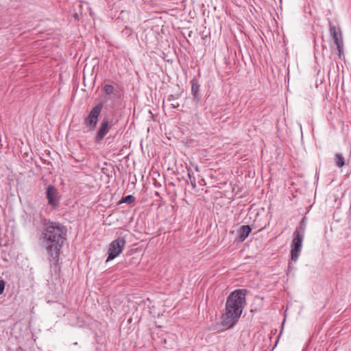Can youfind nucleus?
Segmentation results:
<instances>
[{
  "instance_id": "obj_3",
  "label": "nucleus",
  "mask_w": 351,
  "mask_h": 351,
  "mask_svg": "<svg viewBox=\"0 0 351 351\" xmlns=\"http://www.w3.org/2000/svg\"><path fill=\"white\" fill-rule=\"evenodd\" d=\"M305 230L306 223L302 219L300 226L296 228L293 232V238L291 245V262L289 263V268H291L292 262L295 263L300 255Z\"/></svg>"
},
{
  "instance_id": "obj_16",
  "label": "nucleus",
  "mask_w": 351,
  "mask_h": 351,
  "mask_svg": "<svg viewBox=\"0 0 351 351\" xmlns=\"http://www.w3.org/2000/svg\"><path fill=\"white\" fill-rule=\"evenodd\" d=\"M5 289V282L3 280H0V295L3 293Z\"/></svg>"
},
{
  "instance_id": "obj_9",
  "label": "nucleus",
  "mask_w": 351,
  "mask_h": 351,
  "mask_svg": "<svg viewBox=\"0 0 351 351\" xmlns=\"http://www.w3.org/2000/svg\"><path fill=\"white\" fill-rule=\"evenodd\" d=\"M252 228L248 225H243L238 230V237L241 241H244L251 232Z\"/></svg>"
},
{
  "instance_id": "obj_11",
  "label": "nucleus",
  "mask_w": 351,
  "mask_h": 351,
  "mask_svg": "<svg viewBox=\"0 0 351 351\" xmlns=\"http://www.w3.org/2000/svg\"><path fill=\"white\" fill-rule=\"evenodd\" d=\"M335 165L339 168H341L345 165V158H343V156L341 154H339V153L335 154Z\"/></svg>"
},
{
  "instance_id": "obj_8",
  "label": "nucleus",
  "mask_w": 351,
  "mask_h": 351,
  "mask_svg": "<svg viewBox=\"0 0 351 351\" xmlns=\"http://www.w3.org/2000/svg\"><path fill=\"white\" fill-rule=\"evenodd\" d=\"M58 193L55 186L49 185L47 189V198L48 203L53 207H56L59 204L58 197Z\"/></svg>"
},
{
  "instance_id": "obj_6",
  "label": "nucleus",
  "mask_w": 351,
  "mask_h": 351,
  "mask_svg": "<svg viewBox=\"0 0 351 351\" xmlns=\"http://www.w3.org/2000/svg\"><path fill=\"white\" fill-rule=\"evenodd\" d=\"M329 30L330 35L334 40L335 44L337 46V48L339 52V55L341 54L343 49V39L342 35L339 28H337L335 25L332 23L330 24Z\"/></svg>"
},
{
  "instance_id": "obj_13",
  "label": "nucleus",
  "mask_w": 351,
  "mask_h": 351,
  "mask_svg": "<svg viewBox=\"0 0 351 351\" xmlns=\"http://www.w3.org/2000/svg\"><path fill=\"white\" fill-rule=\"evenodd\" d=\"M135 201V197L133 195H129L122 199V202L127 204H132Z\"/></svg>"
},
{
  "instance_id": "obj_10",
  "label": "nucleus",
  "mask_w": 351,
  "mask_h": 351,
  "mask_svg": "<svg viewBox=\"0 0 351 351\" xmlns=\"http://www.w3.org/2000/svg\"><path fill=\"white\" fill-rule=\"evenodd\" d=\"M191 93L195 99H199V84L196 78H193L191 81Z\"/></svg>"
},
{
  "instance_id": "obj_12",
  "label": "nucleus",
  "mask_w": 351,
  "mask_h": 351,
  "mask_svg": "<svg viewBox=\"0 0 351 351\" xmlns=\"http://www.w3.org/2000/svg\"><path fill=\"white\" fill-rule=\"evenodd\" d=\"M102 91L106 94V95H111L114 93V86H112V85H110V84H106L105 86H104V87L102 88Z\"/></svg>"
},
{
  "instance_id": "obj_2",
  "label": "nucleus",
  "mask_w": 351,
  "mask_h": 351,
  "mask_svg": "<svg viewBox=\"0 0 351 351\" xmlns=\"http://www.w3.org/2000/svg\"><path fill=\"white\" fill-rule=\"evenodd\" d=\"M66 234L64 227L58 223L51 222L44 229L43 242L47 253L52 258L59 257Z\"/></svg>"
},
{
  "instance_id": "obj_1",
  "label": "nucleus",
  "mask_w": 351,
  "mask_h": 351,
  "mask_svg": "<svg viewBox=\"0 0 351 351\" xmlns=\"http://www.w3.org/2000/svg\"><path fill=\"white\" fill-rule=\"evenodd\" d=\"M246 290L237 289L227 298L225 313L221 324L228 328H232L239 321L246 303Z\"/></svg>"
},
{
  "instance_id": "obj_4",
  "label": "nucleus",
  "mask_w": 351,
  "mask_h": 351,
  "mask_svg": "<svg viewBox=\"0 0 351 351\" xmlns=\"http://www.w3.org/2000/svg\"><path fill=\"white\" fill-rule=\"evenodd\" d=\"M102 108L103 104L101 103L97 104L91 109L88 115L84 119V124L89 131H93L96 128Z\"/></svg>"
},
{
  "instance_id": "obj_14",
  "label": "nucleus",
  "mask_w": 351,
  "mask_h": 351,
  "mask_svg": "<svg viewBox=\"0 0 351 351\" xmlns=\"http://www.w3.org/2000/svg\"><path fill=\"white\" fill-rule=\"evenodd\" d=\"M188 176L192 187L195 189L196 187V182L195 177L192 176L190 172L188 173Z\"/></svg>"
},
{
  "instance_id": "obj_15",
  "label": "nucleus",
  "mask_w": 351,
  "mask_h": 351,
  "mask_svg": "<svg viewBox=\"0 0 351 351\" xmlns=\"http://www.w3.org/2000/svg\"><path fill=\"white\" fill-rule=\"evenodd\" d=\"M132 30L130 28L128 27H126L123 30V34H125V35L129 36V35L132 34Z\"/></svg>"
},
{
  "instance_id": "obj_7",
  "label": "nucleus",
  "mask_w": 351,
  "mask_h": 351,
  "mask_svg": "<svg viewBox=\"0 0 351 351\" xmlns=\"http://www.w3.org/2000/svg\"><path fill=\"white\" fill-rule=\"evenodd\" d=\"M110 128V126L108 120L104 119L99 125V130L95 137V141L99 143L104 136L108 133Z\"/></svg>"
},
{
  "instance_id": "obj_5",
  "label": "nucleus",
  "mask_w": 351,
  "mask_h": 351,
  "mask_svg": "<svg viewBox=\"0 0 351 351\" xmlns=\"http://www.w3.org/2000/svg\"><path fill=\"white\" fill-rule=\"evenodd\" d=\"M125 239L123 237H119L112 241L108 248V256L106 262L113 260L117 257L123 250L125 245Z\"/></svg>"
}]
</instances>
